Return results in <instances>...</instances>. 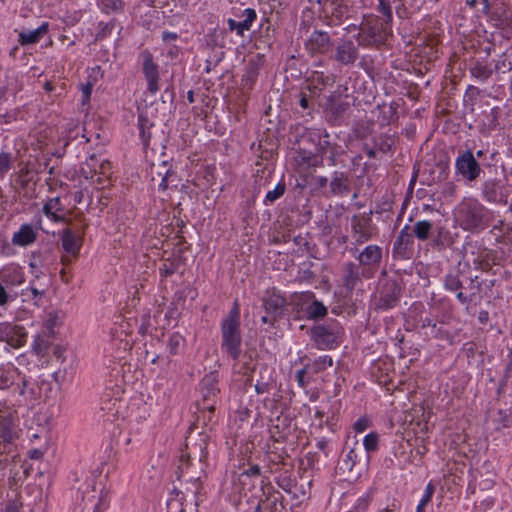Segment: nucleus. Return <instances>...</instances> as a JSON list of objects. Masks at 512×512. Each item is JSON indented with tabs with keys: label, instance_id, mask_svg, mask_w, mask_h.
Segmentation results:
<instances>
[{
	"label": "nucleus",
	"instance_id": "nucleus-1",
	"mask_svg": "<svg viewBox=\"0 0 512 512\" xmlns=\"http://www.w3.org/2000/svg\"><path fill=\"white\" fill-rule=\"evenodd\" d=\"M206 437L200 436L198 442H193L192 437L186 440V451L181 454L176 470L177 479L183 484L198 485L204 470L202 462L206 459Z\"/></svg>",
	"mask_w": 512,
	"mask_h": 512
},
{
	"label": "nucleus",
	"instance_id": "nucleus-2",
	"mask_svg": "<svg viewBox=\"0 0 512 512\" xmlns=\"http://www.w3.org/2000/svg\"><path fill=\"white\" fill-rule=\"evenodd\" d=\"M458 225L470 233L487 229L493 219V212L476 198H464L454 210Z\"/></svg>",
	"mask_w": 512,
	"mask_h": 512
},
{
	"label": "nucleus",
	"instance_id": "nucleus-3",
	"mask_svg": "<svg viewBox=\"0 0 512 512\" xmlns=\"http://www.w3.org/2000/svg\"><path fill=\"white\" fill-rule=\"evenodd\" d=\"M0 390L17 394L26 402H34L41 397V387L37 381L27 377L11 363L0 367Z\"/></svg>",
	"mask_w": 512,
	"mask_h": 512
},
{
	"label": "nucleus",
	"instance_id": "nucleus-4",
	"mask_svg": "<svg viewBox=\"0 0 512 512\" xmlns=\"http://www.w3.org/2000/svg\"><path fill=\"white\" fill-rule=\"evenodd\" d=\"M316 3L318 19L329 27H337L357 15L363 0H317Z\"/></svg>",
	"mask_w": 512,
	"mask_h": 512
},
{
	"label": "nucleus",
	"instance_id": "nucleus-5",
	"mask_svg": "<svg viewBox=\"0 0 512 512\" xmlns=\"http://www.w3.org/2000/svg\"><path fill=\"white\" fill-rule=\"evenodd\" d=\"M221 349L233 360L241 354L242 334L240 322V304L233 302L229 313L221 321Z\"/></svg>",
	"mask_w": 512,
	"mask_h": 512
},
{
	"label": "nucleus",
	"instance_id": "nucleus-6",
	"mask_svg": "<svg viewBox=\"0 0 512 512\" xmlns=\"http://www.w3.org/2000/svg\"><path fill=\"white\" fill-rule=\"evenodd\" d=\"M391 35V25L374 14H365L361 21L360 32L356 36L358 45L364 48L380 47Z\"/></svg>",
	"mask_w": 512,
	"mask_h": 512
},
{
	"label": "nucleus",
	"instance_id": "nucleus-7",
	"mask_svg": "<svg viewBox=\"0 0 512 512\" xmlns=\"http://www.w3.org/2000/svg\"><path fill=\"white\" fill-rule=\"evenodd\" d=\"M291 302L295 311V319L308 321L323 320L328 314V308L317 299L312 291L295 292L291 295Z\"/></svg>",
	"mask_w": 512,
	"mask_h": 512
},
{
	"label": "nucleus",
	"instance_id": "nucleus-8",
	"mask_svg": "<svg viewBox=\"0 0 512 512\" xmlns=\"http://www.w3.org/2000/svg\"><path fill=\"white\" fill-rule=\"evenodd\" d=\"M461 264H458V268L449 270L448 273L443 278V287L446 291L455 293L456 299L462 305H469L476 294L481 290V282H478V276L475 275L473 277H469L470 285L469 288L471 290H475L471 292L469 295L463 293L464 288V278L465 274L463 270L460 269Z\"/></svg>",
	"mask_w": 512,
	"mask_h": 512
},
{
	"label": "nucleus",
	"instance_id": "nucleus-9",
	"mask_svg": "<svg viewBox=\"0 0 512 512\" xmlns=\"http://www.w3.org/2000/svg\"><path fill=\"white\" fill-rule=\"evenodd\" d=\"M313 185L316 191L326 196L345 197L351 192V175L348 171L334 170L331 177L313 176Z\"/></svg>",
	"mask_w": 512,
	"mask_h": 512
},
{
	"label": "nucleus",
	"instance_id": "nucleus-10",
	"mask_svg": "<svg viewBox=\"0 0 512 512\" xmlns=\"http://www.w3.org/2000/svg\"><path fill=\"white\" fill-rule=\"evenodd\" d=\"M307 334L317 349L332 350L340 344L342 327L337 320H331L324 324L314 325L308 329Z\"/></svg>",
	"mask_w": 512,
	"mask_h": 512
},
{
	"label": "nucleus",
	"instance_id": "nucleus-11",
	"mask_svg": "<svg viewBox=\"0 0 512 512\" xmlns=\"http://www.w3.org/2000/svg\"><path fill=\"white\" fill-rule=\"evenodd\" d=\"M139 137L145 148L151 147L153 151L162 150L166 147L168 137L160 124L151 120L146 112L138 115Z\"/></svg>",
	"mask_w": 512,
	"mask_h": 512
},
{
	"label": "nucleus",
	"instance_id": "nucleus-12",
	"mask_svg": "<svg viewBox=\"0 0 512 512\" xmlns=\"http://www.w3.org/2000/svg\"><path fill=\"white\" fill-rule=\"evenodd\" d=\"M401 295L402 287L398 280L386 278L379 282L371 304L375 311H388L398 305Z\"/></svg>",
	"mask_w": 512,
	"mask_h": 512
},
{
	"label": "nucleus",
	"instance_id": "nucleus-13",
	"mask_svg": "<svg viewBox=\"0 0 512 512\" xmlns=\"http://www.w3.org/2000/svg\"><path fill=\"white\" fill-rule=\"evenodd\" d=\"M483 172L471 149L459 150L455 159V175L466 183L476 182Z\"/></svg>",
	"mask_w": 512,
	"mask_h": 512
},
{
	"label": "nucleus",
	"instance_id": "nucleus-14",
	"mask_svg": "<svg viewBox=\"0 0 512 512\" xmlns=\"http://www.w3.org/2000/svg\"><path fill=\"white\" fill-rule=\"evenodd\" d=\"M511 189L504 179L489 178L481 185V197L495 205H507Z\"/></svg>",
	"mask_w": 512,
	"mask_h": 512
},
{
	"label": "nucleus",
	"instance_id": "nucleus-15",
	"mask_svg": "<svg viewBox=\"0 0 512 512\" xmlns=\"http://www.w3.org/2000/svg\"><path fill=\"white\" fill-rule=\"evenodd\" d=\"M219 374L212 371L206 374L200 382V392L202 400L199 404L200 409L213 413L218 402L220 389L218 388Z\"/></svg>",
	"mask_w": 512,
	"mask_h": 512
},
{
	"label": "nucleus",
	"instance_id": "nucleus-16",
	"mask_svg": "<svg viewBox=\"0 0 512 512\" xmlns=\"http://www.w3.org/2000/svg\"><path fill=\"white\" fill-rule=\"evenodd\" d=\"M354 255V251L358 252L355 256L358 264L362 268V275L364 278L370 279L373 277V270L376 269L383 257V249L382 247L376 244L367 245L363 250L358 251L357 248L350 250Z\"/></svg>",
	"mask_w": 512,
	"mask_h": 512
},
{
	"label": "nucleus",
	"instance_id": "nucleus-17",
	"mask_svg": "<svg viewBox=\"0 0 512 512\" xmlns=\"http://www.w3.org/2000/svg\"><path fill=\"white\" fill-rule=\"evenodd\" d=\"M311 141H317V154L323 159L326 156L330 166L337 164V158L344 153V150L335 142L330 141V135L326 130H316L309 133Z\"/></svg>",
	"mask_w": 512,
	"mask_h": 512
},
{
	"label": "nucleus",
	"instance_id": "nucleus-18",
	"mask_svg": "<svg viewBox=\"0 0 512 512\" xmlns=\"http://www.w3.org/2000/svg\"><path fill=\"white\" fill-rule=\"evenodd\" d=\"M334 41L329 32L314 29L304 40V49L311 57L327 55L333 50Z\"/></svg>",
	"mask_w": 512,
	"mask_h": 512
},
{
	"label": "nucleus",
	"instance_id": "nucleus-19",
	"mask_svg": "<svg viewBox=\"0 0 512 512\" xmlns=\"http://www.w3.org/2000/svg\"><path fill=\"white\" fill-rule=\"evenodd\" d=\"M484 10L495 27H512V8L506 0H488V6L484 4Z\"/></svg>",
	"mask_w": 512,
	"mask_h": 512
},
{
	"label": "nucleus",
	"instance_id": "nucleus-20",
	"mask_svg": "<svg viewBox=\"0 0 512 512\" xmlns=\"http://www.w3.org/2000/svg\"><path fill=\"white\" fill-rule=\"evenodd\" d=\"M139 59L141 60L142 73L147 81V91L155 95L159 91V65L155 62L153 54L145 49L140 52Z\"/></svg>",
	"mask_w": 512,
	"mask_h": 512
},
{
	"label": "nucleus",
	"instance_id": "nucleus-21",
	"mask_svg": "<svg viewBox=\"0 0 512 512\" xmlns=\"http://www.w3.org/2000/svg\"><path fill=\"white\" fill-rule=\"evenodd\" d=\"M414 254V239L410 235L409 225H405L393 242L392 257L397 260H409Z\"/></svg>",
	"mask_w": 512,
	"mask_h": 512
},
{
	"label": "nucleus",
	"instance_id": "nucleus-22",
	"mask_svg": "<svg viewBox=\"0 0 512 512\" xmlns=\"http://www.w3.org/2000/svg\"><path fill=\"white\" fill-rule=\"evenodd\" d=\"M361 453V446L359 445L357 440L353 442L352 446H350L348 442L345 443V446L342 450L341 456L337 464V469L341 475L351 477L356 475L355 473H353V470L358 462V458Z\"/></svg>",
	"mask_w": 512,
	"mask_h": 512
},
{
	"label": "nucleus",
	"instance_id": "nucleus-23",
	"mask_svg": "<svg viewBox=\"0 0 512 512\" xmlns=\"http://www.w3.org/2000/svg\"><path fill=\"white\" fill-rule=\"evenodd\" d=\"M296 170L302 174L312 175L318 167L323 166V158L312 151L299 148L293 157Z\"/></svg>",
	"mask_w": 512,
	"mask_h": 512
},
{
	"label": "nucleus",
	"instance_id": "nucleus-24",
	"mask_svg": "<svg viewBox=\"0 0 512 512\" xmlns=\"http://www.w3.org/2000/svg\"><path fill=\"white\" fill-rule=\"evenodd\" d=\"M359 46L351 39H341L335 47L333 60L343 66H353L359 57Z\"/></svg>",
	"mask_w": 512,
	"mask_h": 512
},
{
	"label": "nucleus",
	"instance_id": "nucleus-25",
	"mask_svg": "<svg viewBox=\"0 0 512 512\" xmlns=\"http://www.w3.org/2000/svg\"><path fill=\"white\" fill-rule=\"evenodd\" d=\"M27 340L25 328L10 322H0V341L13 348L22 347Z\"/></svg>",
	"mask_w": 512,
	"mask_h": 512
},
{
	"label": "nucleus",
	"instance_id": "nucleus-26",
	"mask_svg": "<svg viewBox=\"0 0 512 512\" xmlns=\"http://www.w3.org/2000/svg\"><path fill=\"white\" fill-rule=\"evenodd\" d=\"M351 230L352 238L356 245L367 242L373 236L374 228L372 226V219L365 214L354 215L351 218Z\"/></svg>",
	"mask_w": 512,
	"mask_h": 512
},
{
	"label": "nucleus",
	"instance_id": "nucleus-27",
	"mask_svg": "<svg viewBox=\"0 0 512 512\" xmlns=\"http://www.w3.org/2000/svg\"><path fill=\"white\" fill-rule=\"evenodd\" d=\"M235 17L245 18V21H237L233 18L227 19V25L230 32H235L238 36L243 37L246 31L252 28L253 23L257 19V12L253 8H246L233 12Z\"/></svg>",
	"mask_w": 512,
	"mask_h": 512
},
{
	"label": "nucleus",
	"instance_id": "nucleus-28",
	"mask_svg": "<svg viewBox=\"0 0 512 512\" xmlns=\"http://www.w3.org/2000/svg\"><path fill=\"white\" fill-rule=\"evenodd\" d=\"M286 305V298L276 291L262 298V307L265 313L276 317L278 320L283 317Z\"/></svg>",
	"mask_w": 512,
	"mask_h": 512
},
{
	"label": "nucleus",
	"instance_id": "nucleus-29",
	"mask_svg": "<svg viewBox=\"0 0 512 512\" xmlns=\"http://www.w3.org/2000/svg\"><path fill=\"white\" fill-rule=\"evenodd\" d=\"M362 268L354 262H346L342 268L343 286L348 291H353L362 281Z\"/></svg>",
	"mask_w": 512,
	"mask_h": 512
},
{
	"label": "nucleus",
	"instance_id": "nucleus-30",
	"mask_svg": "<svg viewBox=\"0 0 512 512\" xmlns=\"http://www.w3.org/2000/svg\"><path fill=\"white\" fill-rule=\"evenodd\" d=\"M49 22H43L38 28L34 30H25L18 32V43L21 46L34 45L49 32Z\"/></svg>",
	"mask_w": 512,
	"mask_h": 512
},
{
	"label": "nucleus",
	"instance_id": "nucleus-31",
	"mask_svg": "<svg viewBox=\"0 0 512 512\" xmlns=\"http://www.w3.org/2000/svg\"><path fill=\"white\" fill-rule=\"evenodd\" d=\"M261 492L262 495L265 496L264 500V510L261 512H281L283 509V504L281 502L282 495L279 492L270 493L272 486L270 483L264 485V480L261 481Z\"/></svg>",
	"mask_w": 512,
	"mask_h": 512
},
{
	"label": "nucleus",
	"instance_id": "nucleus-32",
	"mask_svg": "<svg viewBox=\"0 0 512 512\" xmlns=\"http://www.w3.org/2000/svg\"><path fill=\"white\" fill-rule=\"evenodd\" d=\"M349 107L348 102L340 100L334 93L326 97L324 104L325 112L333 120L341 118Z\"/></svg>",
	"mask_w": 512,
	"mask_h": 512
},
{
	"label": "nucleus",
	"instance_id": "nucleus-33",
	"mask_svg": "<svg viewBox=\"0 0 512 512\" xmlns=\"http://www.w3.org/2000/svg\"><path fill=\"white\" fill-rule=\"evenodd\" d=\"M61 243L67 254L77 258L82 247V240L72 230L66 228L61 233Z\"/></svg>",
	"mask_w": 512,
	"mask_h": 512
},
{
	"label": "nucleus",
	"instance_id": "nucleus-34",
	"mask_svg": "<svg viewBox=\"0 0 512 512\" xmlns=\"http://www.w3.org/2000/svg\"><path fill=\"white\" fill-rule=\"evenodd\" d=\"M307 81L310 83V85H308L309 91L312 94H317L325 87L332 86L335 83V77L325 74L322 71H313Z\"/></svg>",
	"mask_w": 512,
	"mask_h": 512
},
{
	"label": "nucleus",
	"instance_id": "nucleus-35",
	"mask_svg": "<svg viewBox=\"0 0 512 512\" xmlns=\"http://www.w3.org/2000/svg\"><path fill=\"white\" fill-rule=\"evenodd\" d=\"M276 380L274 377L273 369L264 365L260 368L259 378L255 384V391L257 394L269 393L275 386Z\"/></svg>",
	"mask_w": 512,
	"mask_h": 512
},
{
	"label": "nucleus",
	"instance_id": "nucleus-36",
	"mask_svg": "<svg viewBox=\"0 0 512 512\" xmlns=\"http://www.w3.org/2000/svg\"><path fill=\"white\" fill-rule=\"evenodd\" d=\"M64 207L62 205L60 197H53L48 199L43 207L42 212L43 214L50 219L51 221L55 223H60L65 221V216L59 214L58 212H63Z\"/></svg>",
	"mask_w": 512,
	"mask_h": 512
},
{
	"label": "nucleus",
	"instance_id": "nucleus-37",
	"mask_svg": "<svg viewBox=\"0 0 512 512\" xmlns=\"http://www.w3.org/2000/svg\"><path fill=\"white\" fill-rule=\"evenodd\" d=\"M152 173L161 177V182L159 184V188L161 190H166L170 183L174 182L176 179V172L172 169L167 160L162 161L157 166L153 164Z\"/></svg>",
	"mask_w": 512,
	"mask_h": 512
},
{
	"label": "nucleus",
	"instance_id": "nucleus-38",
	"mask_svg": "<svg viewBox=\"0 0 512 512\" xmlns=\"http://www.w3.org/2000/svg\"><path fill=\"white\" fill-rule=\"evenodd\" d=\"M500 258L498 253L494 250L484 249L478 258L473 260L475 269L483 272L492 270L493 265H498Z\"/></svg>",
	"mask_w": 512,
	"mask_h": 512
},
{
	"label": "nucleus",
	"instance_id": "nucleus-39",
	"mask_svg": "<svg viewBox=\"0 0 512 512\" xmlns=\"http://www.w3.org/2000/svg\"><path fill=\"white\" fill-rule=\"evenodd\" d=\"M37 239V232L30 224H23L19 230L13 234L12 243L17 246L26 247L34 243Z\"/></svg>",
	"mask_w": 512,
	"mask_h": 512
},
{
	"label": "nucleus",
	"instance_id": "nucleus-40",
	"mask_svg": "<svg viewBox=\"0 0 512 512\" xmlns=\"http://www.w3.org/2000/svg\"><path fill=\"white\" fill-rule=\"evenodd\" d=\"M433 230V223L430 220H418L413 225L410 235L419 241L425 242L430 239Z\"/></svg>",
	"mask_w": 512,
	"mask_h": 512
},
{
	"label": "nucleus",
	"instance_id": "nucleus-41",
	"mask_svg": "<svg viewBox=\"0 0 512 512\" xmlns=\"http://www.w3.org/2000/svg\"><path fill=\"white\" fill-rule=\"evenodd\" d=\"M306 369L309 370V375H316L324 372L327 368L333 366V359L329 355L319 356L311 363L305 364Z\"/></svg>",
	"mask_w": 512,
	"mask_h": 512
},
{
	"label": "nucleus",
	"instance_id": "nucleus-42",
	"mask_svg": "<svg viewBox=\"0 0 512 512\" xmlns=\"http://www.w3.org/2000/svg\"><path fill=\"white\" fill-rule=\"evenodd\" d=\"M313 265L311 261L301 263L295 280L300 284H312L316 278V274L312 270Z\"/></svg>",
	"mask_w": 512,
	"mask_h": 512
},
{
	"label": "nucleus",
	"instance_id": "nucleus-43",
	"mask_svg": "<svg viewBox=\"0 0 512 512\" xmlns=\"http://www.w3.org/2000/svg\"><path fill=\"white\" fill-rule=\"evenodd\" d=\"M496 430L512 427V409H499L493 417Z\"/></svg>",
	"mask_w": 512,
	"mask_h": 512
},
{
	"label": "nucleus",
	"instance_id": "nucleus-44",
	"mask_svg": "<svg viewBox=\"0 0 512 512\" xmlns=\"http://www.w3.org/2000/svg\"><path fill=\"white\" fill-rule=\"evenodd\" d=\"M373 146L377 151H380L384 154L390 152L395 143L394 137L387 133H382L372 138Z\"/></svg>",
	"mask_w": 512,
	"mask_h": 512
},
{
	"label": "nucleus",
	"instance_id": "nucleus-45",
	"mask_svg": "<svg viewBox=\"0 0 512 512\" xmlns=\"http://www.w3.org/2000/svg\"><path fill=\"white\" fill-rule=\"evenodd\" d=\"M469 72L472 77L476 78L481 82L487 81L493 74V69L488 65L477 61L470 69Z\"/></svg>",
	"mask_w": 512,
	"mask_h": 512
},
{
	"label": "nucleus",
	"instance_id": "nucleus-46",
	"mask_svg": "<svg viewBox=\"0 0 512 512\" xmlns=\"http://www.w3.org/2000/svg\"><path fill=\"white\" fill-rule=\"evenodd\" d=\"M182 262L179 258H167L164 259L161 266L159 267V273L162 278L172 276L178 271Z\"/></svg>",
	"mask_w": 512,
	"mask_h": 512
},
{
	"label": "nucleus",
	"instance_id": "nucleus-47",
	"mask_svg": "<svg viewBox=\"0 0 512 512\" xmlns=\"http://www.w3.org/2000/svg\"><path fill=\"white\" fill-rule=\"evenodd\" d=\"M420 327L422 329L430 328V336L436 339H445L448 336V332L442 326H438L436 322L427 317L421 319Z\"/></svg>",
	"mask_w": 512,
	"mask_h": 512
},
{
	"label": "nucleus",
	"instance_id": "nucleus-48",
	"mask_svg": "<svg viewBox=\"0 0 512 512\" xmlns=\"http://www.w3.org/2000/svg\"><path fill=\"white\" fill-rule=\"evenodd\" d=\"M184 343L185 340L180 333L174 332L170 334L167 340V349L170 355H178L183 349Z\"/></svg>",
	"mask_w": 512,
	"mask_h": 512
},
{
	"label": "nucleus",
	"instance_id": "nucleus-49",
	"mask_svg": "<svg viewBox=\"0 0 512 512\" xmlns=\"http://www.w3.org/2000/svg\"><path fill=\"white\" fill-rule=\"evenodd\" d=\"M16 157L10 151L0 152V179H3L13 168Z\"/></svg>",
	"mask_w": 512,
	"mask_h": 512
},
{
	"label": "nucleus",
	"instance_id": "nucleus-50",
	"mask_svg": "<svg viewBox=\"0 0 512 512\" xmlns=\"http://www.w3.org/2000/svg\"><path fill=\"white\" fill-rule=\"evenodd\" d=\"M261 476V468L257 464L250 465L242 473L239 474L238 480L240 485L245 489L247 480L259 479Z\"/></svg>",
	"mask_w": 512,
	"mask_h": 512
},
{
	"label": "nucleus",
	"instance_id": "nucleus-51",
	"mask_svg": "<svg viewBox=\"0 0 512 512\" xmlns=\"http://www.w3.org/2000/svg\"><path fill=\"white\" fill-rule=\"evenodd\" d=\"M11 420L4 419L1 421V428H0V444H4V446H8L11 448L13 439H14V433L11 430Z\"/></svg>",
	"mask_w": 512,
	"mask_h": 512
},
{
	"label": "nucleus",
	"instance_id": "nucleus-52",
	"mask_svg": "<svg viewBox=\"0 0 512 512\" xmlns=\"http://www.w3.org/2000/svg\"><path fill=\"white\" fill-rule=\"evenodd\" d=\"M286 192V184L284 181L278 182V184L274 187L273 190H270L266 193L264 198L265 205H272L278 199H280Z\"/></svg>",
	"mask_w": 512,
	"mask_h": 512
},
{
	"label": "nucleus",
	"instance_id": "nucleus-53",
	"mask_svg": "<svg viewBox=\"0 0 512 512\" xmlns=\"http://www.w3.org/2000/svg\"><path fill=\"white\" fill-rule=\"evenodd\" d=\"M363 447L368 456L374 453L379 448V434L377 432H370L363 439Z\"/></svg>",
	"mask_w": 512,
	"mask_h": 512
},
{
	"label": "nucleus",
	"instance_id": "nucleus-54",
	"mask_svg": "<svg viewBox=\"0 0 512 512\" xmlns=\"http://www.w3.org/2000/svg\"><path fill=\"white\" fill-rule=\"evenodd\" d=\"M512 70V61L508 59L506 53H502L495 61L493 72L507 73Z\"/></svg>",
	"mask_w": 512,
	"mask_h": 512
},
{
	"label": "nucleus",
	"instance_id": "nucleus-55",
	"mask_svg": "<svg viewBox=\"0 0 512 512\" xmlns=\"http://www.w3.org/2000/svg\"><path fill=\"white\" fill-rule=\"evenodd\" d=\"M434 492H435V486L432 482H429L426 485L424 495L422 496L419 504L417 505L416 512H425L424 508L431 501Z\"/></svg>",
	"mask_w": 512,
	"mask_h": 512
},
{
	"label": "nucleus",
	"instance_id": "nucleus-56",
	"mask_svg": "<svg viewBox=\"0 0 512 512\" xmlns=\"http://www.w3.org/2000/svg\"><path fill=\"white\" fill-rule=\"evenodd\" d=\"M115 28H119V31L122 29V27L119 26V24L116 22V20H111L107 23L100 22L99 23V31L97 33V38L103 39V38L111 35L112 31Z\"/></svg>",
	"mask_w": 512,
	"mask_h": 512
},
{
	"label": "nucleus",
	"instance_id": "nucleus-57",
	"mask_svg": "<svg viewBox=\"0 0 512 512\" xmlns=\"http://www.w3.org/2000/svg\"><path fill=\"white\" fill-rule=\"evenodd\" d=\"M42 259L40 254L33 253L31 255L29 266L31 268V272L36 278H41L42 275H44V272L42 271Z\"/></svg>",
	"mask_w": 512,
	"mask_h": 512
},
{
	"label": "nucleus",
	"instance_id": "nucleus-58",
	"mask_svg": "<svg viewBox=\"0 0 512 512\" xmlns=\"http://www.w3.org/2000/svg\"><path fill=\"white\" fill-rule=\"evenodd\" d=\"M295 379L299 387L306 388L312 380V375H309V370L304 365L296 372Z\"/></svg>",
	"mask_w": 512,
	"mask_h": 512
},
{
	"label": "nucleus",
	"instance_id": "nucleus-59",
	"mask_svg": "<svg viewBox=\"0 0 512 512\" xmlns=\"http://www.w3.org/2000/svg\"><path fill=\"white\" fill-rule=\"evenodd\" d=\"M267 459H268L269 464L271 465L270 466V472L271 473L278 472V467H279L280 464L285 465L284 464V457L281 454H278L276 452H272V451L268 452L267 453Z\"/></svg>",
	"mask_w": 512,
	"mask_h": 512
},
{
	"label": "nucleus",
	"instance_id": "nucleus-60",
	"mask_svg": "<svg viewBox=\"0 0 512 512\" xmlns=\"http://www.w3.org/2000/svg\"><path fill=\"white\" fill-rule=\"evenodd\" d=\"M378 11L384 16L383 21H387L388 25L392 22V9L388 0H379Z\"/></svg>",
	"mask_w": 512,
	"mask_h": 512
},
{
	"label": "nucleus",
	"instance_id": "nucleus-61",
	"mask_svg": "<svg viewBox=\"0 0 512 512\" xmlns=\"http://www.w3.org/2000/svg\"><path fill=\"white\" fill-rule=\"evenodd\" d=\"M120 405V401L118 399H103L101 410L106 411L108 414L115 416L118 413V407Z\"/></svg>",
	"mask_w": 512,
	"mask_h": 512
},
{
	"label": "nucleus",
	"instance_id": "nucleus-62",
	"mask_svg": "<svg viewBox=\"0 0 512 512\" xmlns=\"http://www.w3.org/2000/svg\"><path fill=\"white\" fill-rule=\"evenodd\" d=\"M102 10L106 13L118 12L123 8V2L121 0H102Z\"/></svg>",
	"mask_w": 512,
	"mask_h": 512
},
{
	"label": "nucleus",
	"instance_id": "nucleus-63",
	"mask_svg": "<svg viewBox=\"0 0 512 512\" xmlns=\"http://www.w3.org/2000/svg\"><path fill=\"white\" fill-rule=\"evenodd\" d=\"M185 492H182L186 497L192 496L195 499V503L198 504L197 500L202 491V484L198 481V485L184 484Z\"/></svg>",
	"mask_w": 512,
	"mask_h": 512
},
{
	"label": "nucleus",
	"instance_id": "nucleus-64",
	"mask_svg": "<svg viewBox=\"0 0 512 512\" xmlns=\"http://www.w3.org/2000/svg\"><path fill=\"white\" fill-rule=\"evenodd\" d=\"M493 505H494L493 498L487 497L480 501H475L472 512H486Z\"/></svg>",
	"mask_w": 512,
	"mask_h": 512
}]
</instances>
